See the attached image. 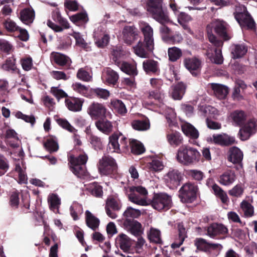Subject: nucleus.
I'll return each instance as SVG.
<instances>
[{
  "mask_svg": "<svg viewBox=\"0 0 257 257\" xmlns=\"http://www.w3.org/2000/svg\"><path fill=\"white\" fill-rule=\"evenodd\" d=\"M44 146L50 153L57 152L59 149L57 138L54 136H49L44 143Z\"/></svg>",
  "mask_w": 257,
  "mask_h": 257,
  "instance_id": "obj_43",
  "label": "nucleus"
},
{
  "mask_svg": "<svg viewBox=\"0 0 257 257\" xmlns=\"http://www.w3.org/2000/svg\"><path fill=\"white\" fill-rule=\"evenodd\" d=\"M50 60L59 66L70 69L72 64V60L69 57L62 53L52 52L50 54Z\"/></svg>",
  "mask_w": 257,
  "mask_h": 257,
  "instance_id": "obj_17",
  "label": "nucleus"
},
{
  "mask_svg": "<svg viewBox=\"0 0 257 257\" xmlns=\"http://www.w3.org/2000/svg\"><path fill=\"white\" fill-rule=\"evenodd\" d=\"M91 92L97 97L103 99H107L110 95L109 91L101 88L92 89Z\"/></svg>",
  "mask_w": 257,
  "mask_h": 257,
  "instance_id": "obj_59",
  "label": "nucleus"
},
{
  "mask_svg": "<svg viewBox=\"0 0 257 257\" xmlns=\"http://www.w3.org/2000/svg\"><path fill=\"white\" fill-rule=\"evenodd\" d=\"M119 67L122 71L130 76H136L138 74L136 65L122 61Z\"/></svg>",
  "mask_w": 257,
  "mask_h": 257,
  "instance_id": "obj_44",
  "label": "nucleus"
},
{
  "mask_svg": "<svg viewBox=\"0 0 257 257\" xmlns=\"http://www.w3.org/2000/svg\"><path fill=\"white\" fill-rule=\"evenodd\" d=\"M131 149L134 155H140L145 151V148L140 141L132 139L127 142V139L120 133H114L109 137L107 150L109 152L119 153L121 151H128Z\"/></svg>",
  "mask_w": 257,
  "mask_h": 257,
  "instance_id": "obj_1",
  "label": "nucleus"
},
{
  "mask_svg": "<svg viewBox=\"0 0 257 257\" xmlns=\"http://www.w3.org/2000/svg\"><path fill=\"white\" fill-rule=\"evenodd\" d=\"M198 186L194 183L184 184L179 190V197L183 203H191L197 198Z\"/></svg>",
  "mask_w": 257,
  "mask_h": 257,
  "instance_id": "obj_6",
  "label": "nucleus"
},
{
  "mask_svg": "<svg viewBox=\"0 0 257 257\" xmlns=\"http://www.w3.org/2000/svg\"><path fill=\"white\" fill-rule=\"evenodd\" d=\"M141 215V211L139 209H134L132 207H128L123 213L125 219L127 218L134 219L138 218Z\"/></svg>",
  "mask_w": 257,
  "mask_h": 257,
  "instance_id": "obj_57",
  "label": "nucleus"
},
{
  "mask_svg": "<svg viewBox=\"0 0 257 257\" xmlns=\"http://www.w3.org/2000/svg\"><path fill=\"white\" fill-rule=\"evenodd\" d=\"M143 68L146 74L158 75L160 73L159 63L153 59H146L143 63Z\"/></svg>",
  "mask_w": 257,
  "mask_h": 257,
  "instance_id": "obj_26",
  "label": "nucleus"
},
{
  "mask_svg": "<svg viewBox=\"0 0 257 257\" xmlns=\"http://www.w3.org/2000/svg\"><path fill=\"white\" fill-rule=\"evenodd\" d=\"M125 52L120 46H117L112 49L110 53V59L112 62L117 66L121 64V59L124 55Z\"/></svg>",
  "mask_w": 257,
  "mask_h": 257,
  "instance_id": "obj_38",
  "label": "nucleus"
},
{
  "mask_svg": "<svg viewBox=\"0 0 257 257\" xmlns=\"http://www.w3.org/2000/svg\"><path fill=\"white\" fill-rule=\"evenodd\" d=\"M247 47L244 43L233 44L230 47L231 58L237 59L243 57L247 52Z\"/></svg>",
  "mask_w": 257,
  "mask_h": 257,
  "instance_id": "obj_28",
  "label": "nucleus"
},
{
  "mask_svg": "<svg viewBox=\"0 0 257 257\" xmlns=\"http://www.w3.org/2000/svg\"><path fill=\"white\" fill-rule=\"evenodd\" d=\"M115 243L124 252H130L132 241L126 235L123 233L119 234L115 239Z\"/></svg>",
  "mask_w": 257,
  "mask_h": 257,
  "instance_id": "obj_29",
  "label": "nucleus"
},
{
  "mask_svg": "<svg viewBox=\"0 0 257 257\" xmlns=\"http://www.w3.org/2000/svg\"><path fill=\"white\" fill-rule=\"evenodd\" d=\"M240 208L245 217H249L253 216L254 213L253 207L246 200H243L240 203Z\"/></svg>",
  "mask_w": 257,
  "mask_h": 257,
  "instance_id": "obj_52",
  "label": "nucleus"
},
{
  "mask_svg": "<svg viewBox=\"0 0 257 257\" xmlns=\"http://www.w3.org/2000/svg\"><path fill=\"white\" fill-rule=\"evenodd\" d=\"M163 0H148L147 10L150 15L160 24L167 23L169 19L162 6Z\"/></svg>",
  "mask_w": 257,
  "mask_h": 257,
  "instance_id": "obj_5",
  "label": "nucleus"
},
{
  "mask_svg": "<svg viewBox=\"0 0 257 257\" xmlns=\"http://www.w3.org/2000/svg\"><path fill=\"white\" fill-rule=\"evenodd\" d=\"M227 27V24L222 20H217L214 24L215 32L224 41H228L231 38L228 33Z\"/></svg>",
  "mask_w": 257,
  "mask_h": 257,
  "instance_id": "obj_24",
  "label": "nucleus"
},
{
  "mask_svg": "<svg viewBox=\"0 0 257 257\" xmlns=\"http://www.w3.org/2000/svg\"><path fill=\"white\" fill-rule=\"evenodd\" d=\"M212 139L214 144L222 147H228L237 143L234 137L226 134L213 135Z\"/></svg>",
  "mask_w": 257,
  "mask_h": 257,
  "instance_id": "obj_23",
  "label": "nucleus"
},
{
  "mask_svg": "<svg viewBox=\"0 0 257 257\" xmlns=\"http://www.w3.org/2000/svg\"><path fill=\"white\" fill-rule=\"evenodd\" d=\"M125 229L136 236H140L142 233V225L134 219L127 218L123 221Z\"/></svg>",
  "mask_w": 257,
  "mask_h": 257,
  "instance_id": "obj_25",
  "label": "nucleus"
},
{
  "mask_svg": "<svg viewBox=\"0 0 257 257\" xmlns=\"http://www.w3.org/2000/svg\"><path fill=\"white\" fill-rule=\"evenodd\" d=\"M234 18L242 29L254 30L255 23L247 11L246 9L243 12L234 13Z\"/></svg>",
  "mask_w": 257,
  "mask_h": 257,
  "instance_id": "obj_12",
  "label": "nucleus"
},
{
  "mask_svg": "<svg viewBox=\"0 0 257 257\" xmlns=\"http://www.w3.org/2000/svg\"><path fill=\"white\" fill-rule=\"evenodd\" d=\"M243 153L237 147H231L229 149L227 153V160L233 164L240 163L243 159Z\"/></svg>",
  "mask_w": 257,
  "mask_h": 257,
  "instance_id": "obj_31",
  "label": "nucleus"
},
{
  "mask_svg": "<svg viewBox=\"0 0 257 257\" xmlns=\"http://www.w3.org/2000/svg\"><path fill=\"white\" fill-rule=\"evenodd\" d=\"M257 132V119L252 118L249 119L241 125L238 133L239 138L242 141L248 140Z\"/></svg>",
  "mask_w": 257,
  "mask_h": 257,
  "instance_id": "obj_11",
  "label": "nucleus"
},
{
  "mask_svg": "<svg viewBox=\"0 0 257 257\" xmlns=\"http://www.w3.org/2000/svg\"><path fill=\"white\" fill-rule=\"evenodd\" d=\"M231 117L236 125L241 126L246 120V115L243 110H236L231 113Z\"/></svg>",
  "mask_w": 257,
  "mask_h": 257,
  "instance_id": "obj_45",
  "label": "nucleus"
},
{
  "mask_svg": "<svg viewBox=\"0 0 257 257\" xmlns=\"http://www.w3.org/2000/svg\"><path fill=\"white\" fill-rule=\"evenodd\" d=\"M56 121L61 127L70 133H75L77 132L66 119L60 118L57 119Z\"/></svg>",
  "mask_w": 257,
  "mask_h": 257,
  "instance_id": "obj_58",
  "label": "nucleus"
},
{
  "mask_svg": "<svg viewBox=\"0 0 257 257\" xmlns=\"http://www.w3.org/2000/svg\"><path fill=\"white\" fill-rule=\"evenodd\" d=\"M110 36L108 34H102L100 36L95 35L94 43L95 45L100 49L105 48L109 44Z\"/></svg>",
  "mask_w": 257,
  "mask_h": 257,
  "instance_id": "obj_46",
  "label": "nucleus"
},
{
  "mask_svg": "<svg viewBox=\"0 0 257 257\" xmlns=\"http://www.w3.org/2000/svg\"><path fill=\"white\" fill-rule=\"evenodd\" d=\"M70 21L78 26L86 24L89 21L88 15L85 11L78 13L69 17Z\"/></svg>",
  "mask_w": 257,
  "mask_h": 257,
  "instance_id": "obj_37",
  "label": "nucleus"
},
{
  "mask_svg": "<svg viewBox=\"0 0 257 257\" xmlns=\"http://www.w3.org/2000/svg\"><path fill=\"white\" fill-rule=\"evenodd\" d=\"M200 157L201 155L196 149L187 145H182L180 147L176 155L177 161L185 165L199 162Z\"/></svg>",
  "mask_w": 257,
  "mask_h": 257,
  "instance_id": "obj_4",
  "label": "nucleus"
},
{
  "mask_svg": "<svg viewBox=\"0 0 257 257\" xmlns=\"http://www.w3.org/2000/svg\"><path fill=\"white\" fill-rule=\"evenodd\" d=\"M212 182L213 179H208L206 184L208 187L211 188L214 195L219 198L223 203H226L228 201V197L226 193L217 184L213 183L211 184Z\"/></svg>",
  "mask_w": 257,
  "mask_h": 257,
  "instance_id": "obj_27",
  "label": "nucleus"
},
{
  "mask_svg": "<svg viewBox=\"0 0 257 257\" xmlns=\"http://www.w3.org/2000/svg\"><path fill=\"white\" fill-rule=\"evenodd\" d=\"M88 157L84 150L76 147L68 157L70 170L77 177L82 178L87 176L85 165Z\"/></svg>",
  "mask_w": 257,
  "mask_h": 257,
  "instance_id": "obj_3",
  "label": "nucleus"
},
{
  "mask_svg": "<svg viewBox=\"0 0 257 257\" xmlns=\"http://www.w3.org/2000/svg\"><path fill=\"white\" fill-rule=\"evenodd\" d=\"M183 38L181 35L177 32L168 36L164 37V41L169 44H176L180 43L183 41Z\"/></svg>",
  "mask_w": 257,
  "mask_h": 257,
  "instance_id": "obj_54",
  "label": "nucleus"
},
{
  "mask_svg": "<svg viewBox=\"0 0 257 257\" xmlns=\"http://www.w3.org/2000/svg\"><path fill=\"white\" fill-rule=\"evenodd\" d=\"M138 30L134 26H125L122 30L123 39L125 43L131 45L140 37Z\"/></svg>",
  "mask_w": 257,
  "mask_h": 257,
  "instance_id": "obj_19",
  "label": "nucleus"
},
{
  "mask_svg": "<svg viewBox=\"0 0 257 257\" xmlns=\"http://www.w3.org/2000/svg\"><path fill=\"white\" fill-rule=\"evenodd\" d=\"M151 205L158 211L168 210L172 205L171 197L165 193L154 194Z\"/></svg>",
  "mask_w": 257,
  "mask_h": 257,
  "instance_id": "obj_9",
  "label": "nucleus"
},
{
  "mask_svg": "<svg viewBox=\"0 0 257 257\" xmlns=\"http://www.w3.org/2000/svg\"><path fill=\"white\" fill-rule=\"evenodd\" d=\"M140 29L143 33V41L140 40L133 47L134 53L139 57L144 58L149 57L154 49L153 29L147 22L139 23Z\"/></svg>",
  "mask_w": 257,
  "mask_h": 257,
  "instance_id": "obj_2",
  "label": "nucleus"
},
{
  "mask_svg": "<svg viewBox=\"0 0 257 257\" xmlns=\"http://www.w3.org/2000/svg\"><path fill=\"white\" fill-rule=\"evenodd\" d=\"M234 18L242 29L254 30L255 23L247 11L246 9L243 12L234 13Z\"/></svg>",
  "mask_w": 257,
  "mask_h": 257,
  "instance_id": "obj_13",
  "label": "nucleus"
},
{
  "mask_svg": "<svg viewBox=\"0 0 257 257\" xmlns=\"http://www.w3.org/2000/svg\"><path fill=\"white\" fill-rule=\"evenodd\" d=\"M167 140L169 144L174 147L180 146L183 143V141L181 134L178 132H172L167 134Z\"/></svg>",
  "mask_w": 257,
  "mask_h": 257,
  "instance_id": "obj_42",
  "label": "nucleus"
},
{
  "mask_svg": "<svg viewBox=\"0 0 257 257\" xmlns=\"http://www.w3.org/2000/svg\"><path fill=\"white\" fill-rule=\"evenodd\" d=\"M9 163L7 158L0 156V176L4 175L9 169Z\"/></svg>",
  "mask_w": 257,
  "mask_h": 257,
  "instance_id": "obj_63",
  "label": "nucleus"
},
{
  "mask_svg": "<svg viewBox=\"0 0 257 257\" xmlns=\"http://www.w3.org/2000/svg\"><path fill=\"white\" fill-rule=\"evenodd\" d=\"M235 180L234 172L231 170H227L222 174L218 178V182L221 185L229 186L232 184Z\"/></svg>",
  "mask_w": 257,
  "mask_h": 257,
  "instance_id": "obj_39",
  "label": "nucleus"
},
{
  "mask_svg": "<svg viewBox=\"0 0 257 257\" xmlns=\"http://www.w3.org/2000/svg\"><path fill=\"white\" fill-rule=\"evenodd\" d=\"M246 87L247 86L243 81L237 80L232 94L233 99L236 100H243L244 98L241 93L243 92Z\"/></svg>",
  "mask_w": 257,
  "mask_h": 257,
  "instance_id": "obj_34",
  "label": "nucleus"
},
{
  "mask_svg": "<svg viewBox=\"0 0 257 257\" xmlns=\"http://www.w3.org/2000/svg\"><path fill=\"white\" fill-rule=\"evenodd\" d=\"M35 13L32 8H26L22 10L19 14V18L25 24H32L35 19Z\"/></svg>",
  "mask_w": 257,
  "mask_h": 257,
  "instance_id": "obj_30",
  "label": "nucleus"
},
{
  "mask_svg": "<svg viewBox=\"0 0 257 257\" xmlns=\"http://www.w3.org/2000/svg\"><path fill=\"white\" fill-rule=\"evenodd\" d=\"M185 68L193 76H196L200 73L201 61L196 57L186 58L183 60Z\"/></svg>",
  "mask_w": 257,
  "mask_h": 257,
  "instance_id": "obj_21",
  "label": "nucleus"
},
{
  "mask_svg": "<svg viewBox=\"0 0 257 257\" xmlns=\"http://www.w3.org/2000/svg\"><path fill=\"white\" fill-rule=\"evenodd\" d=\"M110 104L112 109H114L119 114H124L127 112V109L124 104L120 100L113 99L111 100Z\"/></svg>",
  "mask_w": 257,
  "mask_h": 257,
  "instance_id": "obj_49",
  "label": "nucleus"
},
{
  "mask_svg": "<svg viewBox=\"0 0 257 257\" xmlns=\"http://www.w3.org/2000/svg\"><path fill=\"white\" fill-rule=\"evenodd\" d=\"M129 200L137 205H147L146 200L144 198L148 194L147 189L141 186H132L127 190Z\"/></svg>",
  "mask_w": 257,
  "mask_h": 257,
  "instance_id": "obj_8",
  "label": "nucleus"
},
{
  "mask_svg": "<svg viewBox=\"0 0 257 257\" xmlns=\"http://www.w3.org/2000/svg\"><path fill=\"white\" fill-rule=\"evenodd\" d=\"M105 73V81L113 86L116 85L119 78L118 73L110 68H107Z\"/></svg>",
  "mask_w": 257,
  "mask_h": 257,
  "instance_id": "obj_48",
  "label": "nucleus"
},
{
  "mask_svg": "<svg viewBox=\"0 0 257 257\" xmlns=\"http://www.w3.org/2000/svg\"><path fill=\"white\" fill-rule=\"evenodd\" d=\"M182 179L181 173L178 170L173 169L167 173L166 184L169 188L174 189L180 185Z\"/></svg>",
  "mask_w": 257,
  "mask_h": 257,
  "instance_id": "obj_22",
  "label": "nucleus"
},
{
  "mask_svg": "<svg viewBox=\"0 0 257 257\" xmlns=\"http://www.w3.org/2000/svg\"><path fill=\"white\" fill-rule=\"evenodd\" d=\"M88 190L92 195L96 197H101L103 195L102 187L97 182L90 184Z\"/></svg>",
  "mask_w": 257,
  "mask_h": 257,
  "instance_id": "obj_50",
  "label": "nucleus"
},
{
  "mask_svg": "<svg viewBox=\"0 0 257 257\" xmlns=\"http://www.w3.org/2000/svg\"><path fill=\"white\" fill-rule=\"evenodd\" d=\"M48 202L49 203L50 208L54 212L58 210L59 205L61 204V201L58 195L52 194L48 198Z\"/></svg>",
  "mask_w": 257,
  "mask_h": 257,
  "instance_id": "obj_56",
  "label": "nucleus"
},
{
  "mask_svg": "<svg viewBox=\"0 0 257 257\" xmlns=\"http://www.w3.org/2000/svg\"><path fill=\"white\" fill-rule=\"evenodd\" d=\"M21 195L22 201L24 207L27 209L30 208L29 199L25 198L24 195L16 189H14L10 192L9 196V205L13 209H17L20 204V195Z\"/></svg>",
  "mask_w": 257,
  "mask_h": 257,
  "instance_id": "obj_15",
  "label": "nucleus"
},
{
  "mask_svg": "<svg viewBox=\"0 0 257 257\" xmlns=\"http://www.w3.org/2000/svg\"><path fill=\"white\" fill-rule=\"evenodd\" d=\"M3 25L5 28L9 32L18 31V30L19 29V27L16 25V23L10 18H8L3 23Z\"/></svg>",
  "mask_w": 257,
  "mask_h": 257,
  "instance_id": "obj_61",
  "label": "nucleus"
},
{
  "mask_svg": "<svg viewBox=\"0 0 257 257\" xmlns=\"http://www.w3.org/2000/svg\"><path fill=\"white\" fill-rule=\"evenodd\" d=\"M131 124L133 128L137 131H145L150 127V123L147 120H135Z\"/></svg>",
  "mask_w": 257,
  "mask_h": 257,
  "instance_id": "obj_55",
  "label": "nucleus"
},
{
  "mask_svg": "<svg viewBox=\"0 0 257 257\" xmlns=\"http://www.w3.org/2000/svg\"><path fill=\"white\" fill-rule=\"evenodd\" d=\"M106 111L105 106L98 102H93L87 109L88 114L94 119L106 117Z\"/></svg>",
  "mask_w": 257,
  "mask_h": 257,
  "instance_id": "obj_18",
  "label": "nucleus"
},
{
  "mask_svg": "<svg viewBox=\"0 0 257 257\" xmlns=\"http://www.w3.org/2000/svg\"><path fill=\"white\" fill-rule=\"evenodd\" d=\"M85 222L87 226L92 230H96L99 225L100 221L98 218L94 216L89 211L85 212Z\"/></svg>",
  "mask_w": 257,
  "mask_h": 257,
  "instance_id": "obj_40",
  "label": "nucleus"
},
{
  "mask_svg": "<svg viewBox=\"0 0 257 257\" xmlns=\"http://www.w3.org/2000/svg\"><path fill=\"white\" fill-rule=\"evenodd\" d=\"M171 88L172 98L175 100H180L185 94L186 85L182 82H180L175 85L172 86Z\"/></svg>",
  "mask_w": 257,
  "mask_h": 257,
  "instance_id": "obj_36",
  "label": "nucleus"
},
{
  "mask_svg": "<svg viewBox=\"0 0 257 257\" xmlns=\"http://www.w3.org/2000/svg\"><path fill=\"white\" fill-rule=\"evenodd\" d=\"M211 88L215 96L219 99L225 98L228 93V88L222 84L212 83Z\"/></svg>",
  "mask_w": 257,
  "mask_h": 257,
  "instance_id": "obj_41",
  "label": "nucleus"
},
{
  "mask_svg": "<svg viewBox=\"0 0 257 257\" xmlns=\"http://www.w3.org/2000/svg\"><path fill=\"white\" fill-rule=\"evenodd\" d=\"M194 245L198 250L206 252H210L212 250H221L223 247L221 244L210 243L202 238H196Z\"/></svg>",
  "mask_w": 257,
  "mask_h": 257,
  "instance_id": "obj_20",
  "label": "nucleus"
},
{
  "mask_svg": "<svg viewBox=\"0 0 257 257\" xmlns=\"http://www.w3.org/2000/svg\"><path fill=\"white\" fill-rule=\"evenodd\" d=\"M53 20L57 21L61 25V27L64 29H68L70 27L69 24L67 20L63 18L60 15L59 12H56L52 16Z\"/></svg>",
  "mask_w": 257,
  "mask_h": 257,
  "instance_id": "obj_62",
  "label": "nucleus"
},
{
  "mask_svg": "<svg viewBox=\"0 0 257 257\" xmlns=\"http://www.w3.org/2000/svg\"><path fill=\"white\" fill-rule=\"evenodd\" d=\"M64 6L66 9L72 12L78 11L80 7L79 4L76 0H65Z\"/></svg>",
  "mask_w": 257,
  "mask_h": 257,
  "instance_id": "obj_60",
  "label": "nucleus"
},
{
  "mask_svg": "<svg viewBox=\"0 0 257 257\" xmlns=\"http://www.w3.org/2000/svg\"><path fill=\"white\" fill-rule=\"evenodd\" d=\"M3 69L8 71L15 72L17 70L16 59L13 56L6 59L2 66Z\"/></svg>",
  "mask_w": 257,
  "mask_h": 257,
  "instance_id": "obj_53",
  "label": "nucleus"
},
{
  "mask_svg": "<svg viewBox=\"0 0 257 257\" xmlns=\"http://www.w3.org/2000/svg\"><path fill=\"white\" fill-rule=\"evenodd\" d=\"M146 167L150 172H157L162 171L164 168V165L162 161L157 158H153L148 162Z\"/></svg>",
  "mask_w": 257,
  "mask_h": 257,
  "instance_id": "obj_47",
  "label": "nucleus"
},
{
  "mask_svg": "<svg viewBox=\"0 0 257 257\" xmlns=\"http://www.w3.org/2000/svg\"><path fill=\"white\" fill-rule=\"evenodd\" d=\"M83 100L76 97L66 98L65 102L68 109L72 111H79L82 109Z\"/></svg>",
  "mask_w": 257,
  "mask_h": 257,
  "instance_id": "obj_32",
  "label": "nucleus"
},
{
  "mask_svg": "<svg viewBox=\"0 0 257 257\" xmlns=\"http://www.w3.org/2000/svg\"><path fill=\"white\" fill-rule=\"evenodd\" d=\"M95 125L99 131L105 135H108L112 131V122L106 119V117H102L96 121Z\"/></svg>",
  "mask_w": 257,
  "mask_h": 257,
  "instance_id": "obj_33",
  "label": "nucleus"
},
{
  "mask_svg": "<svg viewBox=\"0 0 257 257\" xmlns=\"http://www.w3.org/2000/svg\"><path fill=\"white\" fill-rule=\"evenodd\" d=\"M244 189L240 184H237L234 186L231 190L228 191V194L230 196L235 197H240L243 194Z\"/></svg>",
  "mask_w": 257,
  "mask_h": 257,
  "instance_id": "obj_64",
  "label": "nucleus"
},
{
  "mask_svg": "<svg viewBox=\"0 0 257 257\" xmlns=\"http://www.w3.org/2000/svg\"><path fill=\"white\" fill-rule=\"evenodd\" d=\"M122 206L120 200L112 197L108 198L106 201L105 207L107 215L112 219H115L117 215L115 211H119Z\"/></svg>",
  "mask_w": 257,
  "mask_h": 257,
  "instance_id": "obj_16",
  "label": "nucleus"
},
{
  "mask_svg": "<svg viewBox=\"0 0 257 257\" xmlns=\"http://www.w3.org/2000/svg\"><path fill=\"white\" fill-rule=\"evenodd\" d=\"M207 32L208 40L211 43L214 47H212L209 44L203 45V49L206 50L205 55L210 60L212 61L213 56L215 53V50L218 49L223 46V42L218 39L214 34L212 33V30L209 29L208 26L207 27Z\"/></svg>",
  "mask_w": 257,
  "mask_h": 257,
  "instance_id": "obj_10",
  "label": "nucleus"
},
{
  "mask_svg": "<svg viewBox=\"0 0 257 257\" xmlns=\"http://www.w3.org/2000/svg\"><path fill=\"white\" fill-rule=\"evenodd\" d=\"M98 168L101 175H114L117 173V165L112 157L104 155L99 160Z\"/></svg>",
  "mask_w": 257,
  "mask_h": 257,
  "instance_id": "obj_7",
  "label": "nucleus"
},
{
  "mask_svg": "<svg viewBox=\"0 0 257 257\" xmlns=\"http://www.w3.org/2000/svg\"><path fill=\"white\" fill-rule=\"evenodd\" d=\"M168 54L169 60L171 62H175L182 56V52L179 48L173 47L168 49Z\"/></svg>",
  "mask_w": 257,
  "mask_h": 257,
  "instance_id": "obj_51",
  "label": "nucleus"
},
{
  "mask_svg": "<svg viewBox=\"0 0 257 257\" xmlns=\"http://www.w3.org/2000/svg\"><path fill=\"white\" fill-rule=\"evenodd\" d=\"M181 129L185 136L192 140H196L199 138L198 131L191 124L186 122L181 125Z\"/></svg>",
  "mask_w": 257,
  "mask_h": 257,
  "instance_id": "obj_35",
  "label": "nucleus"
},
{
  "mask_svg": "<svg viewBox=\"0 0 257 257\" xmlns=\"http://www.w3.org/2000/svg\"><path fill=\"white\" fill-rule=\"evenodd\" d=\"M228 229L221 223H213L210 224L207 229V234L214 239H223L227 233Z\"/></svg>",
  "mask_w": 257,
  "mask_h": 257,
  "instance_id": "obj_14",
  "label": "nucleus"
}]
</instances>
